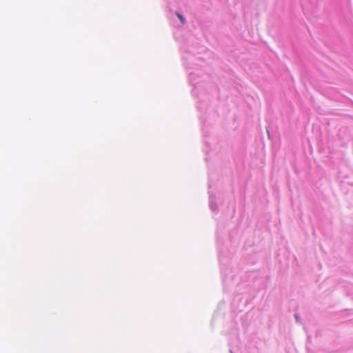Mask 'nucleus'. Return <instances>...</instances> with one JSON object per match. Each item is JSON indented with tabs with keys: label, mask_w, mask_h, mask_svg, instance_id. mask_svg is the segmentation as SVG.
Masks as SVG:
<instances>
[{
	"label": "nucleus",
	"mask_w": 353,
	"mask_h": 353,
	"mask_svg": "<svg viewBox=\"0 0 353 353\" xmlns=\"http://www.w3.org/2000/svg\"><path fill=\"white\" fill-rule=\"evenodd\" d=\"M178 18L179 19V20L181 21L182 23H185V19L183 18V17L182 15H181L180 14L177 13L176 14Z\"/></svg>",
	"instance_id": "1"
}]
</instances>
